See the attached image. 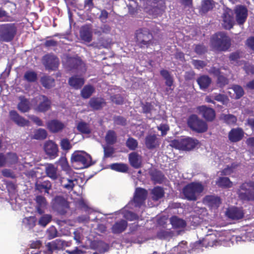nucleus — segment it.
Listing matches in <instances>:
<instances>
[{
  "label": "nucleus",
  "mask_w": 254,
  "mask_h": 254,
  "mask_svg": "<svg viewBox=\"0 0 254 254\" xmlns=\"http://www.w3.org/2000/svg\"><path fill=\"white\" fill-rule=\"evenodd\" d=\"M232 244L228 231H218L208 229L205 237L190 245L191 249L188 250L191 254L202 251L203 248L217 247L218 246H229Z\"/></svg>",
  "instance_id": "nucleus-1"
},
{
  "label": "nucleus",
  "mask_w": 254,
  "mask_h": 254,
  "mask_svg": "<svg viewBox=\"0 0 254 254\" xmlns=\"http://www.w3.org/2000/svg\"><path fill=\"white\" fill-rule=\"evenodd\" d=\"M210 44L217 51H226L231 46V40L225 32H219L212 35Z\"/></svg>",
  "instance_id": "nucleus-2"
},
{
  "label": "nucleus",
  "mask_w": 254,
  "mask_h": 254,
  "mask_svg": "<svg viewBox=\"0 0 254 254\" xmlns=\"http://www.w3.org/2000/svg\"><path fill=\"white\" fill-rule=\"evenodd\" d=\"M71 162L76 169L88 168L92 165L91 156L83 151H75L71 155Z\"/></svg>",
  "instance_id": "nucleus-3"
},
{
  "label": "nucleus",
  "mask_w": 254,
  "mask_h": 254,
  "mask_svg": "<svg viewBox=\"0 0 254 254\" xmlns=\"http://www.w3.org/2000/svg\"><path fill=\"white\" fill-rule=\"evenodd\" d=\"M203 186L200 183L192 182L186 186L183 190L185 198L190 201H195L202 192Z\"/></svg>",
  "instance_id": "nucleus-4"
},
{
  "label": "nucleus",
  "mask_w": 254,
  "mask_h": 254,
  "mask_svg": "<svg viewBox=\"0 0 254 254\" xmlns=\"http://www.w3.org/2000/svg\"><path fill=\"white\" fill-rule=\"evenodd\" d=\"M198 143V141L197 139L191 137H186L173 140L170 142V145L177 149L190 150L193 149Z\"/></svg>",
  "instance_id": "nucleus-5"
},
{
  "label": "nucleus",
  "mask_w": 254,
  "mask_h": 254,
  "mask_svg": "<svg viewBox=\"0 0 254 254\" xmlns=\"http://www.w3.org/2000/svg\"><path fill=\"white\" fill-rule=\"evenodd\" d=\"M17 28L14 23L2 24L0 26V39L4 42H10L14 38Z\"/></svg>",
  "instance_id": "nucleus-6"
},
{
  "label": "nucleus",
  "mask_w": 254,
  "mask_h": 254,
  "mask_svg": "<svg viewBox=\"0 0 254 254\" xmlns=\"http://www.w3.org/2000/svg\"><path fill=\"white\" fill-rule=\"evenodd\" d=\"M187 124L190 129L197 132H204L207 129L206 123L196 115H190L188 119Z\"/></svg>",
  "instance_id": "nucleus-7"
},
{
  "label": "nucleus",
  "mask_w": 254,
  "mask_h": 254,
  "mask_svg": "<svg viewBox=\"0 0 254 254\" xmlns=\"http://www.w3.org/2000/svg\"><path fill=\"white\" fill-rule=\"evenodd\" d=\"M147 191L141 188H137L135 189L133 199L127 204V207L132 208L134 207H140L144 203L147 196Z\"/></svg>",
  "instance_id": "nucleus-8"
},
{
  "label": "nucleus",
  "mask_w": 254,
  "mask_h": 254,
  "mask_svg": "<svg viewBox=\"0 0 254 254\" xmlns=\"http://www.w3.org/2000/svg\"><path fill=\"white\" fill-rule=\"evenodd\" d=\"M135 35L137 42L140 44L141 47H147L151 44L153 36L147 28H144L137 30Z\"/></svg>",
  "instance_id": "nucleus-9"
},
{
  "label": "nucleus",
  "mask_w": 254,
  "mask_h": 254,
  "mask_svg": "<svg viewBox=\"0 0 254 254\" xmlns=\"http://www.w3.org/2000/svg\"><path fill=\"white\" fill-rule=\"evenodd\" d=\"M239 198L243 201L254 200V190L251 188L248 183H243L238 190Z\"/></svg>",
  "instance_id": "nucleus-10"
},
{
  "label": "nucleus",
  "mask_w": 254,
  "mask_h": 254,
  "mask_svg": "<svg viewBox=\"0 0 254 254\" xmlns=\"http://www.w3.org/2000/svg\"><path fill=\"white\" fill-rule=\"evenodd\" d=\"M53 208L61 214L66 212V209L68 207L66 200L63 196H57L52 201Z\"/></svg>",
  "instance_id": "nucleus-11"
},
{
  "label": "nucleus",
  "mask_w": 254,
  "mask_h": 254,
  "mask_svg": "<svg viewBox=\"0 0 254 254\" xmlns=\"http://www.w3.org/2000/svg\"><path fill=\"white\" fill-rule=\"evenodd\" d=\"M244 211L242 207L236 206L229 207L226 210V217L231 220H239L243 218Z\"/></svg>",
  "instance_id": "nucleus-12"
},
{
  "label": "nucleus",
  "mask_w": 254,
  "mask_h": 254,
  "mask_svg": "<svg viewBox=\"0 0 254 254\" xmlns=\"http://www.w3.org/2000/svg\"><path fill=\"white\" fill-rule=\"evenodd\" d=\"M42 62L47 69L55 70L58 67L59 60L56 56L48 54L43 57Z\"/></svg>",
  "instance_id": "nucleus-13"
},
{
  "label": "nucleus",
  "mask_w": 254,
  "mask_h": 254,
  "mask_svg": "<svg viewBox=\"0 0 254 254\" xmlns=\"http://www.w3.org/2000/svg\"><path fill=\"white\" fill-rule=\"evenodd\" d=\"M232 10L228 8H224L222 15V26L226 29H230L232 28L234 21Z\"/></svg>",
  "instance_id": "nucleus-14"
},
{
  "label": "nucleus",
  "mask_w": 254,
  "mask_h": 254,
  "mask_svg": "<svg viewBox=\"0 0 254 254\" xmlns=\"http://www.w3.org/2000/svg\"><path fill=\"white\" fill-rule=\"evenodd\" d=\"M235 12L237 23L239 25L243 24L248 17L247 8L244 5H238L235 7Z\"/></svg>",
  "instance_id": "nucleus-15"
},
{
  "label": "nucleus",
  "mask_w": 254,
  "mask_h": 254,
  "mask_svg": "<svg viewBox=\"0 0 254 254\" xmlns=\"http://www.w3.org/2000/svg\"><path fill=\"white\" fill-rule=\"evenodd\" d=\"M44 149L46 153L52 158H54L58 155V147L57 145L52 140L45 142Z\"/></svg>",
  "instance_id": "nucleus-16"
},
{
  "label": "nucleus",
  "mask_w": 254,
  "mask_h": 254,
  "mask_svg": "<svg viewBox=\"0 0 254 254\" xmlns=\"http://www.w3.org/2000/svg\"><path fill=\"white\" fill-rule=\"evenodd\" d=\"M74 175L75 173H74L73 175L69 176V178L60 177L59 179L61 186L69 191L72 190L77 183V179Z\"/></svg>",
  "instance_id": "nucleus-17"
},
{
  "label": "nucleus",
  "mask_w": 254,
  "mask_h": 254,
  "mask_svg": "<svg viewBox=\"0 0 254 254\" xmlns=\"http://www.w3.org/2000/svg\"><path fill=\"white\" fill-rule=\"evenodd\" d=\"M197 110L199 114L207 121H212L215 117V111L206 106L198 107Z\"/></svg>",
  "instance_id": "nucleus-18"
},
{
  "label": "nucleus",
  "mask_w": 254,
  "mask_h": 254,
  "mask_svg": "<svg viewBox=\"0 0 254 254\" xmlns=\"http://www.w3.org/2000/svg\"><path fill=\"white\" fill-rule=\"evenodd\" d=\"M203 203L211 209H216L221 203V199L217 196L207 195L203 198Z\"/></svg>",
  "instance_id": "nucleus-19"
},
{
  "label": "nucleus",
  "mask_w": 254,
  "mask_h": 254,
  "mask_svg": "<svg viewBox=\"0 0 254 254\" xmlns=\"http://www.w3.org/2000/svg\"><path fill=\"white\" fill-rule=\"evenodd\" d=\"M135 208H137V207H134V206H132V208L131 207H127V204L126 206L122 209L120 210L119 211L115 212L114 213L117 215L118 214H122L123 215V217L129 221H133L137 219L138 216L133 212L130 211L129 209H134Z\"/></svg>",
  "instance_id": "nucleus-20"
},
{
  "label": "nucleus",
  "mask_w": 254,
  "mask_h": 254,
  "mask_svg": "<svg viewBox=\"0 0 254 254\" xmlns=\"http://www.w3.org/2000/svg\"><path fill=\"white\" fill-rule=\"evenodd\" d=\"M47 176L52 180H56L60 178V172L57 167L54 164H48L45 167Z\"/></svg>",
  "instance_id": "nucleus-21"
},
{
  "label": "nucleus",
  "mask_w": 254,
  "mask_h": 254,
  "mask_svg": "<svg viewBox=\"0 0 254 254\" xmlns=\"http://www.w3.org/2000/svg\"><path fill=\"white\" fill-rule=\"evenodd\" d=\"M47 127L53 133H57L62 131L65 125L58 120H52L47 123Z\"/></svg>",
  "instance_id": "nucleus-22"
},
{
  "label": "nucleus",
  "mask_w": 254,
  "mask_h": 254,
  "mask_svg": "<svg viewBox=\"0 0 254 254\" xmlns=\"http://www.w3.org/2000/svg\"><path fill=\"white\" fill-rule=\"evenodd\" d=\"M243 130L240 127L232 129L228 134L229 139L233 142L241 140L244 136Z\"/></svg>",
  "instance_id": "nucleus-23"
},
{
  "label": "nucleus",
  "mask_w": 254,
  "mask_h": 254,
  "mask_svg": "<svg viewBox=\"0 0 254 254\" xmlns=\"http://www.w3.org/2000/svg\"><path fill=\"white\" fill-rule=\"evenodd\" d=\"M88 104L93 110H99L106 105V103L103 98L94 97L90 99Z\"/></svg>",
  "instance_id": "nucleus-24"
},
{
  "label": "nucleus",
  "mask_w": 254,
  "mask_h": 254,
  "mask_svg": "<svg viewBox=\"0 0 254 254\" xmlns=\"http://www.w3.org/2000/svg\"><path fill=\"white\" fill-rule=\"evenodd\" d=\"M36 209L39 214H42L47 208V202L46 198L42 195H37L35 198Z\"/></svg>",
  "instance_id": "nucleus-25"
},
{
  "label": "nucleus",
  "mask_w": 254,
  "mask_h": 254,
  "mask_svg": "<svg viewBox=\"0 0 254 254\" xmlns=\"http://www.w3.org/2000/svg\"><path fill=\"white\" fill-rule=\"evenodd\" d=\"M80 36L82 40L90 42L92 39V31L89 26L85 25L81 28Z\"/></svg>",
  "instance_id": "nucleus-26"
},
{
  "label": "nucleus",
  "mask_w": 254,
  "mask_h": 254,
  "mask_svg": "<svg viewBox=\"0 0 254 254\" xmlns=\"http://www.w3.org/2000/svg\"><path fill=\"white\" fill-rule=\"evenodd\" d=\"M146 147L149 149H154L159 146L158 139L156 134H150L147 135L145 139Z\"/></svg>",
  "instance_id": "nucleus-27"
},
{
  "label": "nucleus",
  "mask_w": 254,
  "mask_h": 254,
  "mask_svg": "<svg viewBox=\"0 0 254 254\" xmlns=\"http://www.w3.org/2000/svg\"><path fill=\"white\" fill-rule=\"evenodd\" d=\"M39 99L41 101L37 108V110L40 112H45L48 111L50 107L51 102L45 95H40Z\"/></svg>",
  "instance_id": "nucleus-28"
},
{
  "label": "nucleus",
  "mask_w": 254,
  "mask_h": 254,
  "mask_svg": "<svg viewBox=\"0 0 254 254\" xmlns=\"http://www.w3.org/2000/svg\"><path fill=\"white\" fill-rule=\"evenodd\" d=\"M127 226L126 220L122 219L117 221L112 227V232L115 234H120L124 232Z\"/></svg>",
  "instance_id": "nucleus-29"
},
{
  "label": "nucleus",
  "mask_w": 254,
  "mask_h": 254,
  "mask_svg": "<svg viewBox=\"0 0 254 254\" xmlns=\"http://www.w3.org/2000/svg\"><path fill=\"white\" fill-rule=\"evenodd\" d=\"M9 116L10 119L19 126L23 127L28 124V121L21 117L15 111H10Z\"/></svg>",
  "instance_id": "nucleus-30"
},
{
  "label": "nucleus",
  "mask_w": 254,
  "mask_h": 254,
  "mask_svg": "<svg viewBox=\"0 0 254 254\" xmlns=\"http://www.w3.org/2000/svg\"><path fill=\"white\" fill-rule=\"evenodd\" d=\"M84 83V80L83 78L77 75L71 77L68 80L69 85L76 89L80 88Z\"/></svg>",
  "instance_id": "nucleus-31"
},
{
  "label": "nucleus",
  "mask_w": 254,
  "mask_h": 254,
  "mask_svg": "<svg viewBox=\"0 0 254 254\" xmlns=\"http://www.w3.org/2000/svg\"><path fill=\"white\" fill-rule=\"evenodd\" d=\"M60 251L55 240L47 243L44 251L45 254H58Z\"/></svg>",
  "instance_id": "nucleus-32"
},
{
  "label": "nucleus",
  "mask_w": 254,
  "mask_h": 254,
  "mask_svg": "<svg viewBox=\"0 0 254 254\" xmlns=\"http://www.w3.org/2000/svg\"><path fill=\"white\" fill-rule=\"evenodd\" d=\"M165 192L163 188L155 187L151 190V198L154 201H158L164 196Z\"/></svg>",
  "instance_id": "nucleus-33"
},
{
  "label": "nucleus",
  "mask_w": 254,
  "mask_h": 254,
  "mask_svg": "<svg viewBox=\"0 0 254 254\" xmlns=\"http://www.w3.org/2000/svg\"><path fill=\"white\" fill-rule=\"evenodd\" d=\"M130 165L135 168H138L141 165V157L136 152H133L129 154Z\"/></svg>",
  "instance_id": "nucleus-34"
},
{
  "label": "nucleus",
  "mask_w": 254,
  "mask_h": 254,
  "mask_svg": "<svg viewBox=\"0 0 254 254\" xmlns=\"http://www.w3.org/2000/svg\"><path fill=\"white\" fill-rule=\"evenodd\" d=\"M196 81L200 89L204 90L210 85L211 79L208 76L203 75L198 77Z\"/></svg>",
  "instance_id": "nucleus-35"
},
{
  "label": "nucleus",
  "mask_w": 254,
  "mask_h": 254,
  "mask_svg": "<svg viewBox=\"0 0 254 254\" xmlns=\"http://www.w3.org/2000/svg\"><path fill=\"white\" fill-rule=\"evenodd\" d=\"M19 100L20 102L17 105L18 109L23 113L28 112L30 108L29 101L23 96H20Z\"/></svg>",
  "instance_id": "nucleus-36"
},
{
  "label": "nucleus",
  "mask_w": 254,
  "mask_h": 254,
  "mask_svg": "<svg viewBox=\"0 0 254 254\" xmlns=\"http://www.w3.org/2000/svg\"><path fill=\"white\" fill-rule=\"evenodd\" d=\"M58 164L61 166L62 169L66 173V175L70 176L74 174V172L69 166L65 157H61L58 161Z\"/></svg>",
  "instance_id": "nucleus-37"
},
{
  "label": "nucleus",
  "mask_w": 254,
  "mask_h": 254,
  "mask_svg": "<svg viewBox=\"0 0 254 254\" xmlns=\"http://www.w3.org/2000/svg\"><path fill=\"white\" fill-rule=\"evenodd\" d=\"M51 183L49 181H44L36 184V189L41 192L49 193V190H51Z\"/></svg>",
  "instance_id": "nucleus-38"
},
{
  "label": "nucleus",
  "mask_w": 254,
  "mask_h": 254,
  "mask_svg": "<svg viewBox=\"0 0 254 254\" xmlns=\"http://www.w3.org/2000/svg\"><path fill=\"white\" fill-rule=\"evenodd\" d=\"M36 222V218L35 216L26 217L23 219L22 224L25 228L30 230L35 226Z\"/></svg>",
  "instance_id": "nucleus-39"
},
{
  "label": "nucleus",
  "mask_w": 254,
  "mask_h": 254,
  "mask_svg": "<svg viewBox=\"0 0 254 254\" xmlns=\"http://www.w3.org/2000/svg\"><path fill=\"white\" fill-rule=\"evenodd\" d=\"M170 222L173 227L175 228H184L186 225V223L184 220L176 216H172L170 218Z\"/></svg>",
  "instance_id": "nucleus-40"
},
{
  "label": "nucleus",
  "mask_w": 254,
  "mask_h": 254,
  "mask_svg": "<svg viewBox=\"0 0 254 254\" xmlns=\"http://www.w3.org/2000/svg\"><path fill=\"white\" fill-rule=\"evenodd\" d=\"M95 92L94 87L91 85H85L81 91V95L84 99L89 98Z\"/></svg>",
  "instance_id": "nucleus-41"
},
{
  "label": "nucleus",
  "mask_w": 254,
  "mask_h": 254,
  "mask_svg": "<svg viewBox=\"0 0 254 254\" xmlns=\"http://www.w3.org/2000/svg\"><path fill=\"white\" fill-rule=\"evenodd\" d=\"M40 81L46 88H50L54 86L55 80L52 77L45 75L41 78Z\"/></svg>",
  "instance_id": "nucleus-42"
},
{
  "label": "nucleus",
  "mask_w": 254,
  "mask_h": 254,
  "mask_svg": "<svg viewBox=\"0 0 254 254\" xmlns=\"http://www.w3.org/2000/svg\"><path fill=\"white\" fill-rule=\"evenodd\" d=\"M117 140L116 132L113 130H109L105 136V140L107 144L112 145L115 144Z\"/></svg>",
  "instance_id": "nucleus-43"
},
{
  "label": "nucleus",
  "mask_w": 254,
  "mask_h": 254,
  "mask_svg": "<svg viewBox=\"0 0 254 254\" xmlns=\"http://www.w3.org/2000/svg\"><path fill=\"white\" fill-rule=\"evenodd\" d=\"M151 180L158 184L162 183L164 179V176L160 171H154L150 173Z\"/></svg>",
  "instance_id": "nucleus-44"
},
{
  "label": "nucleus",
  "mask_w": 254,
  "mask_h": 254,
  "mask_svg": "<svg viewBox=\"0 0 254 254\" xmlns=\"http://www.w3.org/2000/svg\"><path fill=\"white\" fill-rule=\"evenodd\" d=\"M214 5L213 0H203L201 1V11L203 13H206L212 9Z\"/></svg>",
  "instance_id": "nucleus-45"
},
{
  "label": "nucleus",
  "mask_w": 254,
  "mask_h": 254,
  "mask_svg": "<svg viewBox=\"0 0 254 254\" xmlns=\"http://www.w3.org/2000/svg\"><path fill=\"white\" fill-rule=\"evenodd\" d=\"M221 119L229 125H235L237 121L236 117L232 114H222Z\"/></svg>",
  "instance_id": "nucleus-46"
},
{
  "label": "nucleus",
  "mask_w": 254,
  "mask_h": 254,
  "mask_svg": "<svg viewBox=\"0 0 254 254\" xmlns=\"http://www.w3.org/2000/svg\"><path fill=\"white\" fill-rule=\"evenodd\" d=\"M52 219V216L51 214H43L39 219L38 224L41 227H45L51 221Z\"/></svg>",
  "instance_id": "nucleus-47"
},
{
  "label": "nucleus",
  "mask_w": 254,
  "mask_h": 254,
  "mask_svg": "<svg viewBox=\"0 0 254 254\" xmlns=\"http://www.w3.org/2000/svg\"><path fill=\"white\" fill-rule=\"evenodd\" d=\"M160 74L165 79L166 85L171 87L173 85V80L169 72L166 69H162L160 71Z\"/></svg>",
  "instance_id": "nucleus-48"
},
{
  "label": "nucleus",
  "mask_w": 254,
  "mask_h": 254,
  "mask_svg": "<svg viewBox=\"0 0 254 254\" xmlns=\"http://www.w3.org/2000/svg\"><path fill=\"white\" fill-rule=\"evenodd\" d=\"M47 136V131L43 128H39L34 131L33 138L37 140H43Z\"/></svg>",
  "instance_id": "nucleus-49"
},
{
  "label": "nucleus",
  "mask_w": 254,
  "mask_h": 254,
  "mask_svg": "<svg viewBox=\"0 0 254 254\" xmlns=\"http://www.w3.org/2000/svg\"><path fill=\"white\" fill-rule=\"evenodd\" d=\"M143 113L146 115V116L149 119H151L152 113L154 109V107L149 103H146L142 106Z\"/></svg>",
  "instance_id": "nucleus-50"
},
{
  "label": "nucleus",
  "mask_w": 254,
  "mask_h": 254,
  "mask_svg": "<svg viewBox=\"0 0 254 254\" xmlns=\"http://www.w3.org/2000/svg\"><path fill=\"white\" fill-rule=\"evenodd\" d=\"M77 128L82 133L89 134L91 132L88 124L83 122H80L78 124Z\"/></svg>",
  "instance_id": "nucleus-51"
},
{
  "label": "nucleus",
  "mask_w": 254,
  "mask_h": 254,
  "mask_svg": "<svg viewBox=\"0 0 254 254\" xmlns=\"http://www.w3.org/2000/svg\"><path fill=\"white\" fill-rule=\"evenodd\" d=\"M24 78L29 82H34L37 80V74L33 71H27L24 75Z\"/></svg>",
  "instance_id": "nucleus-52"
},
{
  "label": "nucleus",
  "mask_w": 254,
  "mask_h": 254,
  "mask_svg": "<svg viewBox=\"0 0 254 254\" xmlns=\"http://www.w3.org/2000/svg\"><path fill=\"white\" fill-rule=\"evenodd\" d=\"M218 186L224 188H230L232 182L227 177H220L217 182Z\"/></svg>",
  "instance_id": "nucleus-53"
},
{
  "label": "nucleus",
  "mask_w": 254,
  "mask_h": 254,
  "mask_svg": "<svg viewBox=\"0 0 254 254\" xmlns=\"http://www.w3.org/2000/svg\"><path fill=\"white\" fill-rule=\"evenodd\" d=\"M213 98L215 100L221 103L223 105H227L229 102L227 96L220 93H213Z\"/></svg>",
  "instance_id": "nucleus-54"
},
{
  "label": "nucleus",
  "mask_w": 254,
  "mask_h": 254,
  "mask_svg": "<svg viewBox=\"0 0 254 254\" xmlns=\"http://www.w3.org/2000/svg\"><path fill=\"white\" fill-rule=\"evenodd\" d=\"M73 234V239L76 241V243L77 244H80L84 237L83 229L81 228L77 229L74 232Z\"/></svg>",
  "instance_id": "nucleus-55"
},
{
  "label": "nucleus",
  "mask_w": 254,
  "mask_h": 254,
  "mask_svg": "<svg viewBox=\"0 0 254 254\" xmlns=\"http://www.w3.org/2000/svg\"><path fill=\"white\" fill-rule=\"evenodd\" d=\"M112 170L120 172H126L127 171V165L122 163H114L110 165Z\"/></svg>",
  "instance_id": "nucleus-56"
},
{
  "label": "nucleus",
  "mask_w": 254,
  "mask_h": 254,
  "mask_svg": "<svg viewBox=\"0 0 254 254\" xmlns=\"http://www.w3.org/2000/svg\"><path fill=\"white\" fill-rule=\"evenodd\" d=\"M127 147L130 150H134L138 146L137 141L132 137H129L126 142Z\"/></svg>",
  "instance_id": "nucleus-57"
},
{
  "label": "nucleus",
  "mask_w": 254,
  "mask_h": 254,
  "mask_svg": "<svg viewBox=\"0 0 254 254\" xmlns=\"http://www.w3.org/2000/svg\"><path fill=\"white\" fill-rule=\"evenodd\" d=\"M231 89H233V91L236 94L235 98L236 99H240L244 94V90L243 88L240 85H234L232 86Z\"/></svg>",
  "instance_id": "nucleus-58"
},
{
  "label": "nucleus",
  "mask_w": 254,
  "mask_h": 254,
  "mask_svg": "<svg viewBox=\"0 0 254 254\" xmlns=\"http://www.w3.org/2000/svg\"><path fill=\"white\" fill-rule=\"evenodd\" d=\"M59 250H63L66 247H69L71 246V243L70 241H65L62 239H58L55 240Z\"/></svg>",
  "instance_id": "nucleus-59"
},
{
  "label": "nucleus",
  "mask_w": 254,
  "mask_h": 254,
  "mask_svg": "<svg viewBox=\"0 0 254 254\" xmlns=\"http://www.w3.org/2000/svg\"><path fill=\"white\" fill-rule=\"evenodd\" d=\"M115 125L125 126L127 125V120L121 116H115L113 119Z\"/></svg>",
  "instance_id": "nucleus-60"
},
{
  "label": "nucleus",
  "mask_w": 254,
  "mask_h": 254,
  "mask_svg": "<svg viewBox=\"0 0 254 254\" xmlns=\"http://www.w3.org/2000/svg\"><path fill=\"white\" fill-rule=\"evenodd\" d=\"M157 236L160 239L166 240L170 238L171 235L169 231L165 230H161L157 233Z\"/></svg>",
  "instance_id": "nucleus-61"
},
{
  "label": "nucleus",
  "mask_w": 254,
  "mask_h": 254,
  "mask_svg": "<svg viewBox=\"0 0 254 254\" xmlns=\"http://www.w3.org/2000/svg\"><path fill=\"white\" fill-rule=\"evenodd\" d=\"M6 160L11 164H15L18 161V157L14 153H8Z\"/></svg>",
  "instance_id": "nucleus-62"
},
{
  "label": "nucleus",
  "mask_w": 254,
  "mask_h": 254,
  "mask_svg": "<svg viewBox=\"0 0 254 254\" xmlns=\"http://www.w3.org/2000/svg\"><path fill=\"white\" fill-rule=\"evenodd\" d=\"M98 247L97 248V251H98L100 253H103L108 250L109 246L108 245L101 241H98Z\"/></svg>",
  "instance_id": "nucleus-63"
},
{
  "label": "nucleus",
  "mask_w": 254,
  "mask_h": 254,
  "mask_svg": "<svg viewBox=\"0 0 254 254\" xmlns=\"http://www.w3.org/2000/svg\"><path fill=\"white\" fill-rule=\"evenodd\" d=\"M207 51V47L202 44L196 45L194 48V51L198 55L204 54Z\"/></svg>",
  "instance_id": "nucleus-64"
}]
</instances>
